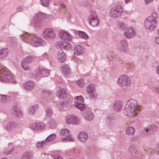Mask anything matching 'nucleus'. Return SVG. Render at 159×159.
<instances>
[{
  "label": "nucleus",
  "mask_w": 159,
  "mask_h": 159,
  "mask_svg": "<svg viewBox=\"0 0 159 159\" xmlns=\"http://www.w3.org/2000/svg\"><path fill=\"white\" fill-rule=\"evenodd\" d=\"M141 109V107L138 101L135 99L131 98L126 102L123 113L126 116L133 117L138 114L139 111Z\"/></svg>",
  "instance_id": "1"
},
{
  "label": "nucleus",
  "mask_w": 159,
  "mask_h": 159,
  "mask_svg": "<svg viewBox=\"0 0 159 159\" xmlns=\"http://www.w3.org/2000/svg\"><path fill=\"white\" fill-rule=\"evenodd\" d=\"M21 39L24 42L35 47L41 46L43 42L42 39L37 35L27 32L21 35Z\"/></svg>",
  "instance_id": "2"
},
{
  "label": "nucleus",
  "mask_w": 159,
  "mask_h": 159,
  "mask_svg": "<svg viewBox=\"0 0 159 159\" xmlns=\"http://www.w3.org/2000/svg\"><path fill=\"white\" fill-rule=\"evenodd\" d=\"M158 18V16L157 12L155 11L152 12L151 15L148 17L145 20V27L150 31L154 30L157 25V19Z\"/></svg>",
  "instance_id": "3"
},
{
  "label": "nucleus",
  "mask_w": 159,
  "mask_h": 159,
  "mask_svg": "<svg viewBox=\"0 0 159 159\" xmlns=\"http://www.w3.org/2000/svg\"><path fill=\"white\" fill-rule=\"evenodd\" d=\"M59 35L63 41L56 43L55 47L58 49H67L69 45L70 35L69 33L62 30L59 32Z\"/></svg>",
  "instance_id": "4"
},
{
  "label": "nucleus",
  "mask_w": 159,
  "mask_h": 159,
  "mask_svg": "<svg viewBox=\"0 0 159 159\" xmlns=\"http://www.w3.org/2000/svg\"><path fill=\"white\" fill-rule=\"evenodd\" d=\"M0 80L2 82L14 83V76L10 73L7 68L0 66Z\"/></svg>",
  "instance_id": "5"
},
{
  "label": "nucleus",
  "mask_w": 159,
  "mask_h": 159,
  "mask_svg": "<svg viewBox=\"0 0 159 159\" xmlns=\"http://www.w3.org/2000/svg\"><path fill=\"white\" fill-rule=\"evenodd\" d=\"M117 84L120 87H127L131 85V80L129 76L125 75H123L118 78Z\"/></svg>",
  "instance_id": "6"
},
{
  "label": "nucleus",
  "mask_w": 159,
  "mask_h": 159,
  "mask_svg": "<svg viewBox=\"0 0 159 159\" xmlns=\"http://www.w3.org/2000/svg\"><path fill=\"white\" fill-rule=\"evenodd\" d=\"M86 91L90 98L95 99L98 96L96 92V85L93 84H90L86 87Z\"/></svg>",
  "instance_id": "7"
},
{
  "label": "nucleus",
  "mask_w": 159,
  "mask_h": 159,
  "mask_svg": "<svg viewBox=\"0 0 159 159\" xmlns=\"http://www.w3.org/2000/svg\"><path fill=\"white\" fill-rule=\"evenodd\" d=\"M45 15V13L39 11L34 17L33 22L36 27L38 28H40L42 27L41 23L43 21V18H44Z\"/></svg>",
  "instance_id": "8"
},
{
  "label": "nucleus",
  "mask_w": 159,
  "mask_h": 159,
  "mask_svg": "<svg viewBox=\"0 0 159 159\" xmlns=\"http://www.w3.org/2000/svg\"><path fill=\"white\" fill-rule=\"evenodd\" d=\"M89 21L90 25L93 27L98 26L99 23V21L94 12H92L89 17Z\"/></svg>",
  "instance_id": "9"
},
{
  "label": "nucleus",
  "mask_w": 159,
  "mask_h": 159,
  "mask_svg": "<svg viewBox=\"0 0 159 159\" xmlns=\"http://www.w3.org/2000/svg\"><path fill=\"white\" fill-rule=\"evenodd\" d=\"M77 101L74 103V106L81 111L86 109V106L84 104V98L81 96L75 98Z\"/></svg>",
  "instance_id": "10"
},
{
  "label": "nucleus",
  "mask_w": 159,
  "mask_h": 159,
  "mask_svg": "<svg viewBox=\"0 0 159 159\" xmlns=\"http://www.w3.org/2000/svg\"><path fill=\"white\" fill-rule=\"evenodd\" d=\"M43 37L46 39H53L56 37L55 33L53 29L51 28H46L43 32Z\"/></svg>",
  "instance_id": "11"
},
{
  "label": "nucleus",
  "mask_w": 159,
  "mask_h": 159,
  "mask_svg": "<svg viewBox=\"0 0 159 159\" xmlns=\"http://www.w3.org/2000/svg\"><path fill=\"white\" fill-rule=\"evenodd\" d=\"M61 138V140L63 142H66L70 141V131L67 129H63L59 132Z\"/></svg>",
  "instance_id": "12"
},
{
  "label": "nucleus",
  "mask_w": 159,
  "mask_h": 159,
  "mask_svg": "<svg viewBox=\"0 0 159 159\" xmlns=\"http://www.w3.org/2000/svg\"><path fill=\"white\" fill-rule=\"evenodd\" d=\"M33 59L34 58L31 56L25 58L21 62L22 67L25 70H29L30 68L27 66V64L32 62Z\"/></svg>",
  "instance_id": "13"
},
{
  "label": "nucleus",
  "mask_w": 159,
  "mask_h": 159,
  "mask_svg": "<svg viewBox=\"0 0 159 159\" xmlns=\"http://www.w3.org/2000/svg\"><path fill=\"white\" fill-rule=\"evenodd\" d=\"M124 105V103L122 101L116 100L113 103L112 107L115 111L119 112L121 110Z\"/></svg>",
  "instance_id": "14"
},
{
  "label": "nucleus",
  "mask_w": 159,
  "mask_h": 159,
  "mask_svg": "<svg viewBox=\"0 0 159 159\" xmlns=\"http://www.w3.org/2000/svg\"><path fill=\"white\" fill-rule=\"evenodd\" d=\"M124 34L127 38L129 39L134 36L136 34V33L133 27H130L125 30Z\"/></svg>",
  "instance_id": "15"
},
{
  "label": "nucleus",
  "mask_w": 159,
  "mask_h": 159,
  "mask_svg": "<svg viewBox=\"0 0 159 159\" xmlns=\"http://www.w3.org/2000/svg\"><path fill=\"white\" fill-rule=\"evenodd\" d=\"M82 116L85 120L90 121L93 119L94 115L90 109L86 110V111L83 113Z\"/></svg>",
  "instance_id": "16"
},
{
  "label": "nucleus",
  "mask_w": 159,
  "mask_h": 159,
  "mask_svg": "<svg viewBox=\"0 0 159 159\" xmlns=\"http://www.w3.org/2000/svg\"><path fill=\"white\" fill-rule=\"evenodd\" d=\"M128 48V44L126 41L123 40L120 41L118 47V50L121 52H125Z\"/></svg>",
  "instance_id": "17"
},
{
  "label": "nucleus",
  "mask_w": 159,
  "mask_h": 159,
  "mask_svg": "<svg viewBox=\"0 0 159 159\" xmlns=\"http://www.w3.org/2000/svg\"><path fill=\"white\" fill-rule=\"evenodd\" d=\"M35 84L32 81L29 80L23 84V87L27 91H31L35 87Z\"/></svg>",
  "instance_id": "18"
},
{
  "label": "nucleus",
  "mask_w": 159,
  "mask_h": 159,
  "mask_svg": "<svg viewBox=\"0 0 159 159\" xmlns=\"http://www.w3.org/2000/svg\"><path fill=\"white\" fill-rule=\"evenodd\" d=\"M44 125L42 123H34L30 125V127L33 130H38L42 129L44 128Z\"/></svg>",
  "instance_id": "19"
},
{
  "label": "nucleus",
  "mask_w": 159,
  "mask_h": 159,
  "mask_svg": "<svg viewBox=\"0 0 159 159\" xmlns=\"http://www.w3.org/2000/svg\"><path fill=\"white\" fill-rule=\"evenodd\" d=\"M74 53L77 55H83L85 52L84 48L80 45L75 47L74 49Z\"/></svg>",
  "instance_id": "20"
},
{
  "label": "nucleus",
  "mask_w": 159,
  "mask_h": 159,
  "mask_svg": "<svg viewBox=\"0 0 159 159\" xmlns=\"http://www.w3.org/2000/svg\"><path fill=\"white\" fill-rule=\"evenodd\" d=\"M57 59L61 62H64L66 58V56L65 53L62 50H59L57 53Z\"/></svg>",
  "instance_id": "21"
},
{
  "label": "nucleus",
  "mask_w": 159,
  "mask_h": 159,
  "mask_svg": "<svg viewBox=\"0 0 159 159\" xmlns=\"http://www.w3.org/2000/svg\"><path fill=\"white\" fill-rule=\"evenodd\" d=\"M78 137V139L80 141L82 142H84L88 138V135L86 133L82 132L79 133Z\"/></svg>",
  "instance_id": "22"
},
{
  "label": "nucleus",
  "mask_w": 159,
  "mask_h": 159,
  "mask_svg": "<svg viewBox=\"0 0 159 159\" xmlns=\"http://www.w3.org/2000/svg\"><path fill=\"white\" fill-rule=\"evenodd\" d=\"M61 71L62 73L66 76L69 75L70 68L69 65L64 64L61 67Z\"/></svg>",
  "instance_id": "23"
},
{
  "label": "nucleus",
  "mask_w": 159,
  "mask_h": 159,
  "mask_svg": "<svg viewBox=\"0 0 159 159\" xmlns=\"http://www.w3.org/2000/svg\"><path fill=\"white\" fill-rule=\"evenodd\" d=\"M33 153L31 151H26L23 153L20 159H31Z\"/></svg>",
  "instance_id": "24"
},
{
  "label": "nucleus",
  "mask_w": 159,
  "mask_h": 159,
  "mask_svg": "<svg viewBox=\"0 0 159 159\" xmlns=\"http://www.w3.org/2000/svg\"><path fill=\"white\" fill-rule=\"evenodd\" d=\"M57 95L59 98H65L67 97L66 91L65 89H61L57 92Z\"/></svg>",
  "instance_id": "25"
},
{
  "label": "nucleus",
  "mask_w": 159,
  "mask_h": 159,
  "mask_svg": "<svg viewBox=\"0 0 159 159\" xmlns=\"http://www.w3.org/2000/svg\"><path fill=\"white\" fill-rule=\"evenodd\" d=\"M123 11H110V16L113 18H116L123 13Z\"/></svg>",
  "instance_id": "26"
},
{
  "label": "nucleus",
  "mask_w": 159,
  "mask_h": 159,
  "mask_svg": "<svg viewBox=\"0 0 159 159\" xmlns=\"http://www.w3.org/2000/svg\"><path fill=\"white\" fill-rule=\"evenodd\" d=\"M80 123L79 118L74 115L70 116V124L73 125H77Z\"/></svg>",
  "instance_id": "27"
},
{
  "label": "nucleus",
  "mask_w": 159,
  "mask_h": 159,
  "mask_svg": "<svg viewBox=\"0 0 159 159\" xmlns=\"http://www.w3.org/2000/svg\"><path fill=\"white\" fill-rule=\"evenodd\" d=\"M9 53V50L7 48L0 50V59L3 58L7 57Z\"/></svg>",
  "instance_id": "28"
},
{
  "label": "nucleus",
  "mask_w": 159,
  "mask_h": 159,
  "mask_svg": "<svg viewBox=\"0 0 159 159\" xmlns=\"http://www.w3.org/2000/svg\"><path fill=\"white\" fill-rule=\"evenodd\" d=\"M69 104L68 102H65L59 103L58 107L60 110H67V108H69Z\"/></svg>",
  "instance_id": "29"
},
{
  "label": "nucleus",
  "mask_w": 159,
  "mask_h": 159,
  "mask_svg": "<svg viewBox=\"0 0 159 159\" xmlns=\"http://www.w3.org/2000/svg\"><path fill=\"white\" fill-rule=\"evenodd\" d=\"M135 133L134 128L131 126H129L127 127L125 129L126 134L128 135H133Z\"/></svg>",
  "instance_id": "30"
},
{
  "label": "nucleus",
  "mask_w": 159,
  "mask_h": 159,
  "mask_svg": "<svg viewBox=\"0 0 159 159\" xmlns=\"http://www.w3.org/2000/svg\"><path fill=\"white\" fill-rule=\"evenodd\" d=\"M14 114L18 117H20L22 116V112L20 109L17 106H14L13 108Z\"/></svg>",
  "instance_id": "31"
},
{
  "label": "nucleus",
  "mask_w": 159,
  "mask_h": 159,
  "mask_svg": "<svg viewBox=\"0 0 159 159\" xmlns=\"http://www.w3.org/2000/svg\"><path fill=\"white\" fill-rule=\"evenodd\" d=\"M78 34L79 37L81 39L85 40H88L89 38V35L84 32L79 31Z\"/></svg>",
  "instance_id": "32"
},
{
  "label": "nucleus",
  "mask_w": 159,
  "mask_h": 159,
  "mask_svg": "<svg viewBox=\"0 0 159 159\" xmlns=\"http://www.w3.org/2000/svg\"><path fill=\"white\" fill-rule=\"evenodd\" d=\"M17 125L15 122H12L8 123L5 128L7 131H10L16 128Z\"/></svg>",
  "instance_id": "33"
},
{
  "label": "nucleus",
  "mask_w": 159,
  "mask_h": 159,
  "mask_svg": "<svg viewBox=\"0 0 159 159\" xmlns=\"http://www.w3.org/2000/svg\"><path fill=\"white\" fill-rule=\"evenodd\" d=\"M1 102L2 103H7L11 100V98L9 96L5 95H1Z\"/></svg>",
  "instance_id": "34"
},
{
  "label": "nucleus",
  "mask_w": 159,
  "mask_h": 159,
  "mask_svg": "<svg viewBox=\"0 0 159 159\" xmlns=\"http://www.w3.org/2000/svg\"><path fill=\"white\" fill-rule=\"evenodd\" d=\"M56 135L55 134H51L46 138L45 141L47 143L51 142L56 138Z\"/></svg>",
  "instance_id": "35"
},
{
  "label": "nucleus",
  "mask_w": 159,
  "mask_h": 159,
  "mask_svg": "<svg viewBox=\"0 0 159 159\" xmlns=\"http://www.w3.org/2000/svg\"><path fill=\"white\" fill-rule=\"evenodd\" d=\"M38 107L37 105H34L30 107L28 109V112L30 115L34 114L35 109H37Z\"/></svg>",
  "instance_id": "36"
},
{
  "label": "nucleus",
  "mask_w": 159,
  "mask_h": 159,
  "mask_svg": "<svg viewBox=\"0 0 159 159\" xmlns=\"http://www.w3.org/2000/svg\"><path fill=\"white\" fill-rule=\"evenodd\" d=\"M50 0H40L39 3L44 7H47L49 5Z\"/></svg>",
  "instance_id": "37"
},
{
  "label": "nucleus",
  "mask_w": 159,
  "mask_h": 159,
  "mask_svg": "<svg viewBox=\"0 0 159 159\" xmlns=\"http://www.w3.org/2000/svg\"><path fill=\"white\" fill-rule=\"evenodd\" d=\"M42 95L43 97H47L51 95V92L49 90L44 89L42 91Z\"/></svg>",
  "instance_id": "38"
},
{
  "label": "nucleus",
  "mask_w": 159,
  "mask_h": 159,
  "mask_svg": "<svg viewBox=\"0 0 159 159\" xmlns=\"http://www.w3.org/2000/svg\"><path fill=\"white\" fill-rule=\"evenodd\" d=\"M116 26L117 28L121 30L124 29L126 27L125 24L124 23L121 22H118Z\"/></svg>",
  "instance_id": "39"
},
{
  "label": "nucleus",
  "mask_w": 159,
  "mask_h": 159,
  "mask_svg": "<svg viewBox=\"0 0 159 159\" xmlns=\"http://www.w3.org/2000/svg\"><path fill=\"white\" fill-rule=\"evenodd\" d=\"M46 115L48 117H50L53 114V111L50 107H47L46 109Z\"/></svg>",
  "instance_id": "40"
},
{
  "label": "nucleus",
  "mask_w": 159,
  "mask_h": 159,
  "mask_svg": "<svg viewBox=\"0 0 159 159\" xmlns=\"http://www.w3.org/2000/svg\"><path fill=\"white\" fill-rule=\"evenodd\" d=\"M47 144V142L45 140V141L39 142L36 145V147L38 148H42Z\"/></svg>",
  "instance_id": "41"
},
{
  "label": "nucleus",
  "mask_w": 159,
  "mask_h": 159,
  "mask_svg": "<svg viewBox=\"0 0 159 159\" xmlns=\"http://www.w3.org/2000/svg\"><path fill=\"white\" fill-rule=\"evenodd\" d=\"M49 123L50 125V127L51 129L54 128L57 125L56 121L53 120H51Z\"/></svg>",
  "instance_id": "42"
},
{
  "label": "nucleus",
  "mask_w": 159,
  "mask_h": 159,
  "mask_svg": "<svg viewBox=\"0 0 159 159\" xmlns=\"http://www.w3.org/2000/svg\"><path fill=\"white\" fill-rule=\"evenodd\" d=\"M78 85L80 87H83L84 85V83L82 79H80L76 82Z\"/></svg>",
  "instance_id": "43"
},
{
  "label": "nucleus",
  "mask_w": 159,
  "mask_h": 159,
  "mask_svg": "<svg viewBox=\"0 0 159 159\" xmlns=\"http://www.w3.org/2000/svg\"><path fill=\"white\" fill-rule=\"evenodd\" d=\"M150 130L149 128H144L143 129L142 131V134L143 136H145L148 134V132Z\"/></svg>",
  "instance_id": "44"
},
{
  "label": "nucleus",
  "mask_w": 159,
  "mask_h": 159,
  "mask_svg": "<svg viewBox=\"0 0 159 159\" xmlns=\"http://www.w3.org/2000/svg\"><path fill=\"white\" fill-rule=\"evenodd\" d=\"M154 42L155 44L159 46V36H157L155 37Z\"/></svg>",
  "instance_id": "45"
},
{
  "label": "nucleus",
  "mask_w": 159,
  "mask_h": 159,
  "mask_svg": "<svg viewBox=\"0 0 159 159\" xmlns=\"http://www.w3.org/2000/svg\"><path fill=\"white\" fill-rule=\"evenodd\" d=\"M40 71H41V74L42 75H44L45 74H48L49 73V70H46L44 69H42L40 70Z\"/></svg>",
  "instance_id": "46"
},
{
  "label": "nucleus",
  "mask_w": 159,
  "mask_h": 159,
  "mask_svg": "<svg viewBox=\"0 0 159 159\" xmlns=\"http://www.w3.org/2000/svg\"><path fill=\"white\" fill-rule=\"evenodd\" d=\"M157 127L155 125H152L150 126L149 129L150 130L152 131H154L157 130Z\"/></svg>",
  "instance_id": "47"
},
{
  "label": "nucleus",
  "mask_w": 159,
  "mask_h": 159,
  "mask_svg": "<svg viewBox=\"0 0 159 159\" xmlns=\"http://www.w3.org/2000/svg\"><path fill=\"white\" fill-rule=\"evenodd\" d=\"M42 74H41V71L40 70H39L35 74V76L36 78H38L40 77H41Z\"/></svg>",
  "instance_id": "48"
},
{
  "label": "nucleus",
  "mask_w": 159,
  "mask_h": 159,
  "mask_svg": "<svg viewBox=\"0 0 159 159\" xmlns=\"http://www.w3.org/2000/svg\"><path fill=\"white\" fill-rule=\"evenodd\" d=\"M14 150V149L13 148H11L10 150H7V151H6L4 152V153L6 155H8L11 154L12 152Z\"/></svg>",
  "instance_id": "49"
},
{
  "label": "nucleus",
  "mask_w": 159,
  "mask_h": 159,
  "mask_svg": "<svg viewBox=\"0 0 159 159\" xmlns=\"http://www.w3.org/2000/svg\"><path fill=\"white\" fill-rule=\"evenodd\" d=\"M66 122L67 124H70V116L67 115L66 117Z\"/></svg>",
  "instance_id": "50"
},
{
  "label": "nucleus",
  "mask_w": 159,
  "mask_h": 159,
  "mask_svg": "<svg viewBox=\"0 0 159 159\" xmlns=\"http://www.w3.org/2000/svg\"><path fill=\"white\" fill-rule=\"evenodd\" d=\"M156 73L159 76V64L156 67Z\"/></svg>",
  "instance_id": "51"
},
{
  "label": "nucleus",
  "mask_w": 159,
  "mask_h": 159,
  "mask_svg": "<svg viewBox=\"0 0 159 159\" xmlns=\"http://www.w3.org/2000/svg\"><path fill=\"white\" fill-rule=\"evenodd\" d=\"M53 157L54 159H62L61 156L57 155H55Z\"/></svg>",
  "instance_id": "52"
},
{
  "label": "nucleus",
  "mask_w": 159,
  "mask_h": 159,
  "mask_svg": "<svg viewBox=\"0 0 159 159\" xmlns=\"http://www.w3.org/2000/svg\"><path fill=\"white\" fill-rule=\"evenodd\" d=\"M11 43H13L16 40V39L15 38L10 37L9 39Z\"/></svg>",
  "instance_id": "53"
},
{
  "label": "nucleus",
  "mask_w": 159,
  "mask_h": 159,
  "mask_svg": "<svg viewBox=\"0 0 159 159\" xmlns=\"http://www.w3.org/2000/svg\"><path fill=\"white\" fill-rule=\"evenodd\" d=\"M153 1V0H145L144 2L146 4H147L152 2Z\"/></svg>",
  "instance_id": "54"
},
{
  "label": "nucleus",
  "mask_w": 159,
  "mask_h": 159,
  "mask_svg": "<svg viewBox=\"0 0 159 159\" xmlns=\"http://www.w3.org/2000/svg\"><path fill=\"white\" fill-rule=\"evenodd\" d=\"M75 139L74 137L71 135H70V142H74L75 141Z\"/></svg>",
  "instance_id": "55"
},
{
  "label": "nucleus",
  "mask_w": 159,
  "mask_h": 159,
  "mask_svg": "<svg viewBox=\"0 0 159 159\" xmlns=\"http://www.w3.org/2000/svg\"><path fill=\"white\" fill-rule=\"evenodd\" d=\"M43 56L46 58H48V55L46 53H44V54L43 55Z\"/></svg>",
  "instance_id": "56"
},
{
  "label": "nucleus",
  "mask_w": 159,
  "mask_h": 159,
  "mask_svg": "<svg viewBox=\"0 0 159 159\" xmlns=\"http://www.w3.org/2000/svg\"><path fill=\"white\" fill-rule=\"evenodd\" d=\"M156 91L157 93L159 94V86L156 87Z\"/></svg>",
  "instance_id": "57"
},
{
  "label": "nucleus",
  "mask_w": 159,
  "mask_h": 159,
  "mask_svg": "<svg viewBox=\"0 0 159 159\" xmlns=\"http://www.w3.org/2000/svg\"><path fill=\"white\" fill-rule=\"evenodd\" d=\"M23 9V7L22 6H20L18 7L17 8L18 10H20L21 9Z\"/></svg>",
  "instance_id": "58"
},
{
  "label": "nucleus",
  "mask_w": 159,
  "mask_h": 159,
  "mask_svg": "<svg viewBox=\"0 0 159 159\" xmlns=\"http://www.w3.org/2000/svg\"><path fill=\"white\" fill-rule=\"evenodd\" d=\"M71 31L73 32L74 33V34H76L78 32L77 30H72Z\"/></svg>",
  "instance_id": "59"
},
{
  "label": "nucleus",
  "mask_w": 159,
  "mask_h": 159,
  "mask_svg": "<svg viewBox=\"0 0 159 159\" xmlns=\"http://www.w3.org/2000/svg\"><path fill=\"white\" fill-rule=\"evenodd\" d=\"M131 0H125V3H127Z\"/></svg>",
  "instance_id": "60"
},
{
  "label": "nucleus",
  "mask_w": 159,
  "mask_h": 159,
  "mask_svg": "<svg viewBox=\"0 0 159 159\" xmlns=\"http://www.w3.org/2000/svg\"><path fill=\"white\" fill-rule=\"evenodd\" d=\"M155 152L157 155H159V151L157 150L156 151H155Z\"/></svg>",
  "instance_id": "61"
},
{
  "label": "nucleus",
  "mask_w": 159,
  "mask_h": 159,
  "mask_svg": "<svg viewBox=\"0 0 159 159\" xmlns=\"http://www.w3.org/2000/svg\"><path fill=\"white\" fill-rule=\"evenodd\" d=\"M1 159H7V158L6 157H3Z\"/></svg>",
  "instance_id": "62"
},
{
  "label": "nucleus",
  "mask_w": 159,
  "mask_h": 159,
  "mask_svg": "<svg viewBox=\"0 0 159 159\" xmlns=\"http://www.w3.org/2000/svg\"><path fill=\"white\" fill-rule=\"evenodd\" d=\"M70 40H71V39H72V36H71L70 35Z\"/></svg>",
  "instance_id": "63"
},
{
  "label": "nucleus",
  "mask_w": 159,
  "mask_h": 159,
  "mask_svg": "<svg viewBox=\"0 0 159 159\" xmlns=\"http://www.w3.org/2000/svg\"><path fill=\"white\" fill-rule=\"evenodd\" d=\"M129 148V150L130 151L131 150V148Z\"/></svg>",
  "instance_id": "64"
}]
</instances>
